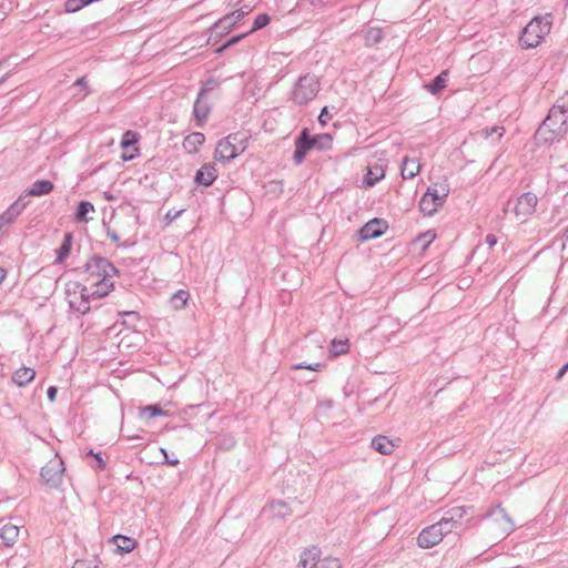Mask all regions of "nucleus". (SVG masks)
<instances>
[{"mask_svg":"<svg viewBox=\"0 0 568 568\" xmlns=\"http://www.w3.org/2000/svg\"><path fill=\"white\" fill-rule=\"evenodd\" d=\"M118 273V268L108 258L93 255L83 266V274L87 281H91V286H83L80 296L83 298L106 296L114 286L111 278Z\"/></svg>","mask_w":568,"mask_h":568,"instance_id":"1","label":"nucleus"},{"mask_svg":"<svg viewBox=\"0 0 568 568\" xmlns=\"http://www.w3.org/2000/svg\"><path fill=\"white\" fill-rule=\"evenodd\" d=\"M551 14L536 16L524 28L519 42L523 48H536L550 32Z\"/></svg>","mask_w":568,"mask_h":568,"instance_id":"2","label":"nucleus"},{"mask_svg":"<svg viewBox=\"0 0 568 568\" xmlns=\"http://www.w3.org/2000/svg\"><path fill=\"white\" fill-rule=\"evenodd\" d=\"M247 146V139L240 133L229 134L220 140L215 148L214 158L220 162H230L242 154Z\"/></svg>","mask_w":568,"mask_h":568,"instance_id":"3","label":"nucleus"},{"mask_svg":"<svg viewBox=\"0 0 568 568\" xmlns=\"http://www.w3.org/2000/svg\"><path fill=\"white\" fill-rule=\"evenodd\" d=\"M321 83L315 74L306 73L301 75L294 85L292 99L295 103L303 105L312 101L320 92Z\"/></svg>","mask_w":568,"mask_h":568,"instance_id":"4","label":"nucleus"},{"mask_svg":"<svg viewBox=\"0 0 568 568\" xmlns=\"http://www.w3.org/2000/svg\"><path fill=\"white\" fill-rule=\"evenodd\" d=\"M483 519L491 521L490 530L496 535V538H505L515 529L514 521L500 505L490 508L483 516Z\"/></svg>","mask_w":568,"mask_h":568,"instance_id":"5","label":"nucleus"},{"mask_svg":"<svg viewBox=\"0 0 568 568\" xmlns=\"http://www.w3.org/2000/svg\"><path fill=\"white\" fill-rule=\"evenodd\" d=\"M321 549L311 547L305 549L300 555V560L296 568H341V562L337 558L325 557L321 559Z\"/></svg>","mask_w":568,"mask_h":568,"instance_id":"6","label":"nucleus"},{"mask_svg":"<svg viewBox=\"0 0 568 568\" xmlns=\"http://www.w3.org/2000/svg\"><path fill=\"white\" fill-rule=\"evenodd\" d=\"M64 470L63 460L55 455L43 467H41L40 476L45 485L50 488L57 489L62 484Z\"/></svg>","mask_w":568,"mask_h":568,"instance_id":"7","label":"nucleus"},{"mask_svg":"<svg viewBox=\"0 0 568 568\" xmlns=\"http://www.w3.org/2000/svg\"><path fill=\"white\" fill-rule=\"evenodd\" d=\"M542 123L557 131V135H566L568 132V106L555 104L548 112Z\"/></svg>","mask_w":568,"mask_h":568,"instance_id":"8","label":"nucleus"},{"mask_svg":"<svg viewBox=\"0 0 568 568\" xmlns=\"http://www.w3.org/2000/svg\"><path fill=\"white\" fill-rule=\"evenodd\" d=\"M445 535L446 530H443V524L438 520L419 532L417 537V545L424 549L432 548L438 545Z\"/></svg>","mask_w":568,"mask_h":568,"instance_id":"9","label":"nucleus"},{"mask_svg":"<svg viewBox=\"0 0 568 568\" xmlns=\"http://www.w3.org/2000/svg\"><path fill=\"white\" fill-rule=\"evenodd\" d=\"M538 197L532 192H525L516 200L513 213L521 221H526L536 211Z\"/></svg>","mask_w":568,"mask_h":568,"instance_id":"10","label":"nucleus"},{"mask_svg":"<svg viewBox=\"0 0 568 568\" xmlns=\"http://www.w3.org/2000/svg\"><path fill=\"white\" fill-rule=\"evenodd\" d=\"M314 149L312 135L307 128L303 129L295 139L294 163L300 165L304 162L307 153Z\"/></svg>","mask_w":568,"mask_h":568,"instance_id":"11","label":"nucleus"},{"mask_svg":"<svg viewBox=\"0 0 568 568\" xmlns=\"http://www.w3.org/2000/svg\"><path fill=\"white\" fill-rule=\"evenodd\" d=\"M231 17H222L219 21H216L209 30V39L207 42L211 44H216L223 37L227 36L232 29L235 27L234 22H232Z\"/></svg>","mask_w":568,"mask_h":568,"instance_id":"12","label":"nucleus"},{"mask_svg":"<svg viewBox=\"0 0 568 568\" xmlns=\"http://www.w3.org/2000/svg\"><path fill=\"white\" fill-rule=\"evenodd\" d=\"M388 225L382 219H373L364 224L358 231L359 240L365 242L368 240H373L379 237L385 233Z\"/></svg>","mask_w":568,"mask_h":568,"instance_id":"13","label":"nucleus"},{"mask_svg":"<svg viewBox=\"0 0 568 568\" xmlns=\"http://www.w3.org/2000/svg\"><path fill=\"white\" fill-rule=\"evenodd\" d=\"M29 201L26 196H19L1 215H0V232L3 227L13 223V221L22 213L28 205Z\"/></svg>","mask_w":568,"mask_h":568,"instance_id":"14","label":"nucleus"},{"mask_svg":"<svg viewBox=\"0 0 568 568\" xmlns=\"http://www.w3.org/2000/svg\"><path fill=\"white\" fill-rule=\"evenodd\" d=\"M564 135H557V131L551 129L548 123H541L534 135L536 145H550L555 141H559Z\"/></svg>","mask_w":568,"mask_h":568,"instance_id":"15","label":"nucleus"},{"mask_svg":"<svg viewBox=\"0 0 568 568\" xmlns=\"http://www.w3.org/2000/svg\"><path fill=\"white\" fill-rule=\"evenodd\" d=\"M211 112V105L207 99L203 97V92H199L197 98L193 104V115L196 121V125L202 128Z\"/></svg>","mask_w":568,"mask_h":568,"instance_id":"16","label":"nucleus"},{"mask_svg":"<svg viewBox=\"0 0 568 568\" xmlns=\"http://www.w3.org/2000/svg\"><path fill=\"white\" fill-rule=\"evenodd\" d=\"M217 178V171L213 163H206L197 170L194 181L197 184L210 186Z\"/></svg>","mask_w":568,"mask_h":568,"instance_id":"17","label":"nucleus"},{"mask_svg":"<svg viewBox=\"0 0 568 568\" xmlns=\"http://www.w3.org/2000/svg\"><path fill=\"white\" fill-rule=\"evenodd\" d=\"M20 528L12 524L6 523L0 527V539L6 547H12L18 540Z\"/></svg>","mask_w":568,"mask_h":568,"instance_id":"18","label":"nucleus"},{"mask_svg":"<svg viewBox=\"0 0 568 568\" xmlns=\"http://www.w3.org/2000/svg\"><path fill=\"white\" fill-rule=\"evenodd\" d=\"M470 508L471 507L456 506L450 509H447L439 521L443 524V526L449 525L456 527L457 524H459V521L462 520V518L467 514V510Z\"/></svg>","mask_w":568,"mask_h":568,"instance_id":"19","label":"nucleus"},{"mask_svg":"<svg viewBox=\"0 0 568 568\" xmlns=\"http://www.w3.org/2000/svg\"><path fill=\"white\" fill-rule=\"evenodd\" d=\"M204 142H205V135L203 133L193 132L184 138L182 146L187 153L194 154L199 151V148Z\"/></svg>","mask_w":568,"mask_h":568,"instance_id":"20","label":"nucleus"},{"mask_svg":"<svg viewBox=\"0 0 568 568\" xmlns=\"http://www.w3.org/2000/svg\"><path fill=\"white\" fill-rule=\"evenodd\" d=\"M72 244H73V234L71 232H65L60 247L55 251V253H57V257L54 261L55 264H62L65 261V258L71 253Z\"/></svg>","mask_w":568,"mask_h":568,"instance_id":"21","label":"nucleus"},{"mask_svg":"<svg viewBox=\"0 0 568 568\" xmlns=\"http://www.w3.org/2000/svg\"><path fill=\"white\" fill-rule=\"evenodd\" d=\"M54 185L49 180H37L32 183V185L28 189L26 193V199L28 196H41L49 194L53 190Z\"/></svg>","mask_w":568,"mask_h":568,"instance_id":"22","label":"nucleus"},{"mask_svg":"<svg viewBox=\"0 0 568 568\" xmlns=\"http://www.w3.org/2000/svg\"><path fill=\"white\" fill-rule=\"evenodd\" d=\"M420 171V164L417 159L405 156L402 161L400 174L404 180L415 178Z\"/></svg>","mask_w":568,"mask_h":568,"instance_id":"23","label":"nucleus"},{"mask_svg":"<svg viewBox=\"0 0 568 568\" xmlns=\"http://www.w3.org/2000/svg\"><path fill=\"white\" fill-rule=\"evenodd\" d=\"M371 445L376 452L383 455H390L395 449V445L393 444V442L383 435L375 436L372 439Z\"/></svg>","mask_w":568,"mask_h":568,"instance_id":"24","label":"nucleus"},{"mask_svg":"<svg viewBox=\"0 0 568 568\" xmlns=\"http://www.w3.org/2000/svg\"><path fill=\"white\" fill-rule=\"evenodd\" d=\"M36 376V371L31 367H21L17 369L12 375V382L18 386H26Z\"/></svg>","mask_w":568,"mask_h":568,"instance_id":"25","label":"nucleus"},{"mask_svg":"<svg viewBox=\"0 0 568 568\" xmlns=\"http://www.w3.org/2000/svg\"><path fill=\"white\" fill-rule=\"evenodd\" d=\"M447 77L448 70H444L430 83L425 84L426 90L432 94L439 93L447 85Z\"/></svg>","mask_w":568,"mask_h":568,"instance_id":"26","label":"nucleus"},{"mask_svg":"<svg viewBox=\"0 0 568 568\" xmlns=\"http://www.w3.org/2000/svg\"><path fill=\"white\" fill-rule=\"evenodd\" d=\"M328 0H300L297 7L303 11L321 12L328 4Z\"/></svg>","mask_w":568,"mask_h":568,"instance_id":"27","label":"nucleus"},{"mask_svg":"<svg viewBox=\"0 0 568 568\" xmlns=\"http://www.w3.org/2000/svg\"><path fill=\"white\" fill-rule=\"evenodd\" d=\"M113 540L118 550L122 554L132 551L136 546V540L128 536L118 535L113 537Z\"/></svg>","mask_w":568,"mask_h":568,"instance_id":"28","label":"nucleus"},{"mask_svg":"<svg viewBox=\"0 0 568 568\" xmlns=\"http://www.w3.org/2000/svg\"><path fill=\"white\" fill-rule=\"evenodd\" d=\"M90 212H94L93 204L89 201H81L75 210L74 219L78 222H89V220H91L90 217H88V214Z\"/></svg>","mask_w":568,"mask_h":568,"instance_id":"29","label":"nucleus"},{"mask_svg":"<svg viewBox=\"0 0 568 568\" xmlns=\"http://www.w3.org/2000/svg\"><path fill=\"white\" fill-rule=\"evenodd\" d=\"M190 297V294L185 290H179L175 292L172 297L170 298V305L173 310L180 311L185 307L187 300Z\"/></svg>","mask_w":568,"mask_h":568,"instance_id":"30","label":"nucleus"},{"mask_svg":"<svg viewBox=\"0 0 568 568\" xmlns=\"http://www.w3.org/2000/svg\"><path fill=\"white\" fill-rule=\"evenodd\" d=\"M385 175V169L383 165H374L368 169L365 175V182L367 185L373 186L375 183L381 181Z\"/></svg>","mask_w":568,"mask_h":568,"instance_id":"31","label":"nucleus"},{"mask_svg":"<svg viewBox=\"0 0 568 568\" xmlns=\"http://www.w3.org/2000/svg\"><path fill=\"white\" fill-rule=\"evenodd\" d=\"M314 149L320 151L329 150L332 148L333 138L328 133L312 135Z\"/></svg>","mask_w":568,"mask_h":568,"instance_id":"32","label":"nucleus"},{"mask_svg":"<svg viewBox=\"0 0 568 568\" xmlns=\"http://www.w3.org/2000/svg\"><path fill=\"white\" fill-rule=\"evenodd\" d=\"M449 193V189L447 185H440L439 189L436 186L432 187L429 186L427 189L426 194L430 197L432 201L439 202V205H443L445 202V199L447 197Z\"/></svg>","mask_w":568,"mask_h":568,"instance_id":"33","label":"nucleus"},{"mask_svg":"<svg viewBox=\"0 0 568 568\" xmlns=\"http://www.w3.org/2000/svg\"><path fill=\"white\" fill-rule=\"evenodd\" d=\"M270 508L275 517L285 518L291 515V508L283 500H274L270 504Z\"/></svg>","mask_w":568,"mask_h":568,"instance_id":"34","label":"nucleus"},{"mask_svg":"<svg viewBox=\"0 0 568 568\" xmlns=\"http://www.w3.org/2000/svg\"><path fill=\"white\" fill-rule=\"evenodd\" d=\"M439 202L432 201L430 197L425 193L419 201V209L426 215H432L439 207Z\"/></svg>","mask_w":568,"mask_h":568,"instance_id":"35","label":"nucleus"},{"mask_svg":"<svg viewBox=\"0 0 568 568\" xmlns=\"http://www.w3.org/2000/svg\"><path fill=\"white\" fill-rule=\"evenodd\" d=\"M141 415L145 416L148 419H151L156 416L166 415V412H164L160 405H148L141 408Z\"/></svg>","mask_w":568,"mask_h":568,"instance_id":"36","label":"nucleus"},{"mask_svg":"<svg viewBox=\"0 0 568 568\" xmlns=\"http://www.w3.org/2000/svg\"><path fill=\"white\" fill-rule=\"evenodd\" d=\"M348 351V339H333L329 352L334 356L345 354Z\"/></svg>","mask_w":568,"mask_h":568,"instance_id":"37","label":"nucleus"},{"mask_svg":"<svg viewBox=\"0 0 568 568\" xmlns=\"http://www.w3.org/2000/svg\"><path fill=\"white\" fill-rule=\"evenodd\" d=\"M139 142V135L136 132L128 130L123 133L121 140V148L123 150L129 149L130 146L135 145Z\"/></svg>","mask_w":568,"mask_h":568,"instance_id":"38","label":"nucleus"},{"mask_svg":"<svg viewBox=\"0 0 568 568\" xmlns=\"http://www.w3.org/2000/svg\"><path fill=\"white\" fill-rule=\"evenodd\" d=\"M270 16L266 13H260L255 17L252 28L247 33H252L254 31H257L264 27H266L270 23Z\"/></svg>","mask_w":568,"mask_h":568,"instance_id":"39","label":"nucleus"},{"mask_svg":"<svg viewBox=\"0 0 568 568\" xmlns=\"http://www.w3.org/2000/svg\"><path fill=\"white\" fill-rule=\"evenodd\" d=\"M381 29L372 28L365 33V41L367 45L377 44L382 40Z\"/></svg>","mask_w":568,"mask_h":568,"instance_id":"40","label":"nucleus"},{"mask_svg":"<svg viewBox=\"0 0 568 568\" xmlns=\"http://www.w3.org/2000/svg\"><path fill=\"white\" fill-rule=\"evenodd\" d=\"M504 131L505 129L503 126H498V125H495V126H491V128H486V129H483L481 130V134L488 139V138H493L494 135H496V138L494 139L495 141H499L500 138L503 136L504 134Z\"/></svg>","mask_w":568,"mask_h":568,"instance_id":"41","label":"nucleus"},{"mask_svg":"<svg viewBox=\"0 0 568 568\" xmlns=\"http://www.w3.org/2000/svg\"><path fill=\"white\" fill-rule=\"evenodd\" d=\"M248 33L247 32H244V33H241V34H236V36H233L231 37L225 43H223L221 47H219L215 51L216 53H222L223 51H225L226 49H229L230 47L239 43L242 39H244Z\"/></svg>","mask_w":568,"mask_h":568,"instance_id":"42","label":"nucleus"},{"mask_svg":"<svg viewBox=\"0 0 568 568\" xmlns=\"http://www.w3.org/2000/svg\"><path fill=\"white\" fill-rule=\"evenodd\" d=\"M325 364L323 363H313V364H307V363H298V364H294L291 366V369H308V371H313V372H321L323 368H324Z\"/></svg>","mask_w":568,"mask_h":568,"instance_id":"43","label":"nucleus"},{"mask_svg":"<svg viewBox=\"0 0 568 568\" xmlns=\"http://www.w3.org/2000/svg\"><path fill=\"white\" fill-rule=\"evenodd\" d=\"M215 87H217V82L215 79L210 78L201 88L200 92H203V97L206 98L207 92L212 91Z\"/></svg>","mask_w":568,"mask_h":568,"instance_id":"44","label":"nucleus"},{"mask_svg":"<svg viewBox=\"0 0 568 568\" xmlns=\"http://www.w3.org/2000/svg\"><path fill=\"white\" fill-rule=\"evenodd\" d=\"M246 13H247L246 11H244L243 9H240V10H235L231 13H227L226 17L233 18L232 22H234V26H236L245 17Z\"/></svg>","mask_w":568,"mask_h":568,"instance_id":"45","label":"nucleus"},{"mask_svg":"<svg viewBox=\"0 0 568 568\" xmlns=\"http://www.w3.org/2000/svg\"><path fill=\"white\" fill-rule=\"evenodd\" d=\"M73 85L74 87H80V88H82L84 90V93L81 95L82 99L85 98L90 93V90L88 88V82H87L85 77H82V78L78 79L74 82Z\"/></svg>","mask_w":568,"mask_h":568,"instance_id":"46","label":"nucleus"},{"mask_svg":"<svg viewBox=\"0 0 568 568\" xmlns=\"http://www.w3.org/2000/svg\"><path fill=\"white\" fill-rule=\"evenodd\" d=\"M89 298L90 297L83 298L81 296L82 301H81L80 305L77 307V311L80 312L81 314H85L90 311Z\"/></svg>","mask_w":568,"mask_h":568,"instance_id":"47","label":"nucleus"},{"mask_svg":"<svg viewBox=\"0 0 568 568\" xmlns=\"http://www.w3.org/2000/svg\"><path fill=\"white\" fill-rule=\"evenodd\" d=\"M332 119V115L328 113L327 106H324L318 115V121L322 124H326V122Z\"/></svg>","mask_w":568,"mask_h":568,"instance_id":"48","label":"nucleus"},{"mask_svg":"<svg viewBox=\"0 0 568 568\" xmlns=\"http://www.w3.org/2000/svg\"><path fill=\"white\" fill-rule=\"evenodd\" d=\"M106 236L113 243H119V241H120V236L118 235L116 231H114L112 229L106 230Z\"/></svg>","mask_w":568,"mask_h":568,"instance_id":"49","label":"nucleus"},{"mask_svg":"<svg viewBox=\"0 0 568 568\" xmlns=\"http://www.w3.org/2000/svg\"><path fill=\"white\" fill-rule=\"evenodd\" d=\"M161 453L164 455V457H165V463H166L168 465L176 466V465L180 463V460H179L178 458H173V459L169 458V457H168V452H166V449L161 448Z\"/></svg>","mask_w":568,"mask_h":568,"instance_id":"50","label":"nucleus"},{"mask_svg":"<svg viewBox=\"0 0 568 568\" xmlns=\"http://www.w3.org/2000/svg\"><path fill=\"white\" fill-rule=\"evenodd\" d=\"M184 212V210H179L174 213H172L171 211H169L165 215V217L169 220V222H172L174 221L175 219H178L182 213Z\"/></svg>","mask_w":568,"mask_h":568,"instance_id":"51","label":"nucleus"},{"mask_svg":"<svg viewBox=\"0 0 568 568\" xmlns=\"http://www.w3.org/2000/svg\"><path fill=\"white\" fill-rule=\"evenodd\" d=\"M94 458L97 462V468L104 469L105 468V462L103 460L101 454L97 453L94 454Z\"/></svg>","mask_w":568,"mask_h":568,"instance_id":"52","label":"nucleus"},{"mask_svg":"<svg viewBox=\"0 0 568 568\" xmlns=\"http://www.w3.org/2000/svg\"><path fill=\"white\" fill-rule=\"evenodd\" d=\"M485 242L490 246H495L496 243H497V237L494 235V234H487L486 235V239H485Z\"/></svg>","mask_w":568,"mask_h":568,"instance_id":"53","label":"nucleus"},{"mask_svg":"<svg viewBox=\"0 0 568 568\" xmlns=\"http://www.w3.org/2000/svg\"><path fill=\"white\" fill-rule=\"evenodd\" d=\"M568 372V362L558 371L556 379L559 381Z\"/></svg>","mask_w":568,"mask_h":568,"instance_id":"54","label":"nucleus"},{"mask_svg":"<svg viewBox=\"0 0 568 568\" xmlns=\"http://www.w3.org/2000/svg\"><path fill=\"white\" fill-rule=\"evenodd\" d=\"M47 395L50 400H53L57 395V388L54 386H50L47 390Z\"/></svg>","mask_w":568,"mask_h":568,"instance_id":"55","label":"nucleus"},{"mask_svg":"<svg viewBox=\"0 0 568 568\" xmlns=\"http://www.w3.org/2000/svg\"><path fill=\"white\" fill-rule=\"evenodd\" d=\"M72 568H91L90 565L84 560H77Z\"/></svg>","mask_w":568,"mask_h":568,"instance_id":"56","label":"nucleus"},{"mask_svg":"<svg viewBox=\"0 0 568 568\" xmlns=\"http://www.w3.org/2000/svg\"><path fill=\"white\" fill-rule=\"evenodd\" d=\"M7 274H8L7 270L4 267H0V285L6 280Z\"/></svg>","mask_w":568,"mask_h":568,"instance_id":"57","label":"nucleus"},{"mask_svg":"<svg viewBox=\"0 0 568 568\" xmlns=\"http://www.w3.org/2000/svg\"><path fill=\"white\" fill-rule=\"evenodd\" d=\"M455 526L444 525L443 530H446V535L449 534Z\"/></svg>","mask_w":568,"mask_h":568,"instance_id":"58","label":"nucleus"},{"mask_svg":"<svg viewBox=\"0 0 568 568\" xmlns=\"http://www.w3.org/2000/svg\"><path fill=\"white\" fill-rule=\"evenodd\" d=\"M226 1H227L229 6H237L243 0H226Z\"/></svg>","mask_w":568,"mask_h":568,"instance_id":"59","label":"nucleus"},{"mask_svg":"<svg viewBox=\"0 0 568 568\" xmlns=\"http://www.w3.org/2000/svg\"><path fill=\"white\" fill-rule=\"evenodd\" d=\"M133 158H134V155H133V154H132V155H129V156H126V155H123V156H122V159H123L124 161H130V160H132Z\"/></svg>","mask_w":568,"mask_h":568,"instance_id":"60","label":"nucleus"},{"mask_svg":"<svg viewBox=\"0 0 568 568\" xmlns=\"http://www.w3.org/2000/svg\"><path fill=\"white\" fill-rule=\"evenodd\" d=\"M94 454H95V453H93V450H92V449H90V450L88 452V455H90V456H93V457H94Z\"/></svg>","mask_w":568,"mask_h":568,"instance_id":"61","label":"nucleus"}]
</instances>
